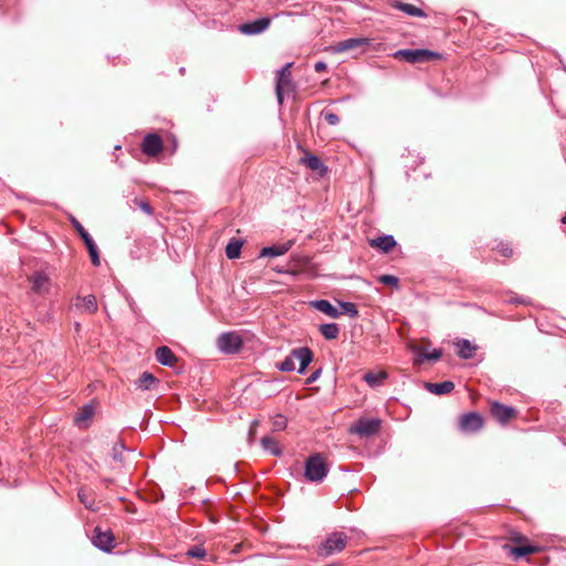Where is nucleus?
<instances>
[{
    "instance_id": "obj_1",
    "label": "nucleus",
    "mask_w": 566,
    "mask_h": 566,
    "mask_svg": "<svg viewBox=\"0 0 566 566\" xmlns=\"http://www.w3.org/2000/svg\"><path fill=\"white\" fill-rule=\"evenodd\" d=\"M327 473L328 467L319 453H314L306 459L304 475L307 481L322 482Z\"/></svg>"
},
{
    "instance_id": "obj_2",
    "label": "nucleus",
    "mask_w": 566,
    "mask_h": 566,
    "mask_svg": "<svg viewBox=\"0 0 566 566\" xmlns=\"http://www.w3.org/2000/svg\"><path fill=\"white\" fill-rule=\"evenodd\" d=\"M348 536L344 533H332L318 547V555L328 557L335 553L342 552L347 543Z\"/></svg>"
},
{
    "instance_id": "obj_3",
    "label": "nucleus",
    "mask_w": 566,
    "mask_h": 566,
    "mask_svg": "<svg viewBox=\"0 0 566 566\" xmlns=\"http://www.w3.org/2000/svg\"><path fill=\"white\" fill-rule=\"evenodd\" d=\"M395 57H401L406 62L411 64H419L429 62L431 60L438 59L440 56L439 53L428 50V49H403L399 50L394 54Z\"/></svg>"
},
{
    "instance_id": "obj_4",
    "label": "nucleus",
    "mask_w": 566,
    "mask_h": 566,
    "mask_svg": "<svg viewBox=\"0 0 566 566\" xmlns=\"http://www.w3.org/2000/svg\"><path fill=\"white\" fill-rule=\"evenodd\" d=\"M242 346V337L235 332L221 333L217 338L218 349L227 355H233L239 353Z\"/></svg>"
},
{
    "instance_id": "obj_5",
    "label": "nucleus",
    "mask_w": 566,
    "mask_h": 566,
    "mask_svg": "<svg viewBox=\"0 0 566 566\" xmlns=\"http://www.w3.org/2000/svg\"><path fill=\"white\" fill-rule=\"evenodd\" d=\"M380 427L381 422L379 419L360 418L350 426L349 432L358 434L359 437L368 438L378 433Z\"/></svg>"
},
{
    "instance_id": "obj_6",
    "label": "nucleus",
    "mask_w": 566,
    "mask_h": 566,
    "mask_svg": "<svg viewBox=\"0 0 566 566\" xmlns=\"http://www.w3.org/2000/svg\"><path fill=\"white\" fill-rule=\"evenodd\" d=\"M92 543L102 552L109 553L114 548L115 537L111 531H102L101 527L94 528Z\"/></svg>"
},
{
    "instance_id": "obj_7",
    "label": "nucleus",
    "mask_w": 566,
    "mask_h": 566,
    "mask_svg": "<svg viewBox=\"0 0 566 566\" xmlns=\"http://www.w3.org/2000/svg\"><path fill=\"white\" fill-rule=\"evenodd\" d=\"M483 418L478 412H469L460 417L459 429L465 433H474L483 427Z\"/></svg>"
},
{
    "instance_id": "obj_8",
    "label": "nucleus",
    "mask_w": 566,
    "mask_h": 566,
    "mask_svg": "<svg viewBox=\"0 0 566 566\" xmlns=\"http://www.w3.org/2000/svg\"><path fill=\"white\" fill-rule=\"evenodd\" d=\"M271 24L269 17L249 21L239 25V31L245 35H256L264 32Z\"/></svg>"
},
{
    "instance_id": "obj_9",
    "label": "nucleus",
    "mask_w": 566,
    "mask_h": 566,
    "mask_svg": "<svg viewBox=\"0 0 566 566\" xmlns=\"http://www.w3.org/2000/svg\"><path fill=\"white\" fill-rule=\"evenodd\" d=\"M370 39L368 38H350L337 42L331 49L333 53H343L361 46H369Z\"/></svg>"
},
{
    "instance_id": "obj_10",
    "label": "nucleus",
    "mask_w": 566,
    "mask_h": 566,
    "mask_svg": "<svg viewBox=\"0 0 566 566\" xmlns=\"http://www.w3.org/2000/svg\"><path fill=\"white\" fill-rule=\"evenodd\" d=\"M142 150L147 156H157L163 150V140L160 136L155 133L147 134L143 139Z\"/></svg>"
},
{
    "instance_id": "obj_11",
    "label": "nucleus",
    "mask_w": 566,
    "mask_h": 566,
    "mask_svg": "<svg viewBox=\"0 0 566 566\" xmlns=\"http://www.w3.org/2000/svg\"><path fill=\"white\" fill-rule=\"evenodd\" d=\"M291 354L295 360L300 363V367L297 369L298 374H304L306 368L310 366V364L313 360V352L310 347L303 346L293 348L291 350Z\"/></svg>"
},
{
    "instance_id": "obj_12",
    "label": "nucleus",
    "mask_w": 566,
    "mask_h": 566,
    "mask_svg": "<svg viewBox=\"0 0 566 566\" xmlns=\"http://www.w3.org/2000/svg\"><path fill=\"white\" fill-rule=\"evenodd\" d=\"M490 412L492 417L500 423H506L515 415V409L510 406L502 405L497 401L492 402Z\"/></svg>"
},
{
    "instance_id": "obj_13",
    "label": "nucleus",
    "mask_w": 566,
    "mask_h": 566,
    "mask_svg": "<svg viewBox=\"0 0 566 566\" xmlns=\"http://www.w3.org/2000/svg\"><path fill=\"white\" fill-rule=\"evenodd\" d=\"M293 245V241H287L282 244H273L261 249L260 258H276L285 254Z\"/></svg>"
},
{
    "instance_id": "obj_14",
    "label": "nucleus",
    "mask_w": 566,
    "mask_h": 566,
    "mask_svg": "<svg viewBox=\"0 0 566 566\" xmlns=\"http://www.w3.org/2000/svg\"><path fill=\"white\" fill-rule=\"evenodd\" d=\"M155 357L163 366L172 367L178 358L168 346H160L155 352Z\"/></svg>"
},
{
    "instance_id": "obj_15",
    "label": "nucleus",
    "mask_w": 566,
    "mask_h": 566,
    "mask_svg": "<svg viewBox=\"0 0 566 566\" xmlns=\"http://www.w3.org/2000/svg\"><path fill=\"white\" fill-rule=\"evenodd\" d=\"M424 388L437 396L450 394L454 389V382L446 380L442 382H424Z\"/></svg>"
},
{
    "instance_id": "obj_16",
    "label": "nucleus",
    "mask_w": 566,
    "mask_h": 566,
    "mask_svg": "<svg viewBox=\"0 0 566 566\" xmlns=\"http://www.w3.org/2000/svg\"><path fill=\"white\" fill-rule=\"evenodd\" d=\"M391 7L397 10H400L411 17H418V18L427 17V13L422 9H420L413 4L402 2V1L395 0L391 2Z\"/></svg>"
},
{
    "instance_id": "obj_17",
    "label": "nucleus",
    "mask_w": 566,
    "mask_h": 566,
    "mask_svg": "<svg viewBox=\"0 0 566 566\" xmlns=\"http://www.w3.org/2000/svg\"><path fill=\"white\" fill-rule=\"evenodd\" d=\"M311 305L315 310L328 315L332 318H337L340 316V312L327 300L313 301Z\"/></svg>"
},
{
    "instance_id": "obj_18",
    "label": "nucleus",
    "mask_w": 566,
    "mask_h": 566,
    "mask_svg": "<svg viewBox=\"0 0 566 566\" xmlns=\"http://www.w3.org/2000/svg\"><path fill=\"white\" fill-rule=\"evenodd\" d=\"M76 307L84 313L94 314L98 308L96 297L92 294L83 297L78 296Z\"/></svg>"
},
{
    "instance_id": "obj_19",
    "label": "nucleus",
    "mask_w": 566,
    "mask_h": 566,
    "mask_svg": "<svg viewBox=\"0 0 566 566\" xmlns=\"http://www.w3.org/2000/svg\"><path fill=\"white\" fill-rule=\"evenodd\" d=\"M396 244L395 238L390 234H384L370 240V245L378 248L382 252H389Z\"/></svg>"
},
{
    "instance_id": "obj_20",
    "label": "nucleus",
    "mask_w": 566,
    "mask_h": 566,
    "mask_svg": "<svg viewBox=\"0 0 566 566\" xmlns=\"http://www.w3.org/2000/svg\"><path fill=\"white\" fill-rule=\"evenodd\" d=\"M458 347V356L462 359H470L474 356L476 346L469 339L462 338L455 343Z\"/></svg>"
},
{
    "instance_id": "obj_21",
    "label": "nucleus",
    "mask_w": 566,
    "mask_h": 566,
    "mask_svg": "<svg viewBox=\"0 0 566 566\" xmlns=\"http://www.w3.org/2000/svg\"><path fill=\"white\" fill-rule=\"evenodd\" d=\"M293 63H286L283 65L280 70L276 72V84L284 87H289L292 84V75H291V67Z\"/></svg>"
},
{
    "instance_id": "obj_22",
    "label": "nucleus",
    "mask_w": 566,
    "mask_h": 566,
    "mask_svg": "<svg viewBox=\"0 0 566 566\" xmlns=\"http://www.w3.org/2000/svg\"><path fill=\"white\" fill-rule=\"evenodd\" d=\"M158 382V379L151 373L144 371L135 381V385L140 390H150Z\"/></svg>"
},
{
    "instance_id": "obj_23",
    "label": "nucleus",
    "mask_w": 566,
    "mask_h": 566,
    "mask_svg": "<svg viewBox=\"0 0 566 566\" xmlns=\"http://www.w3.org/2000/svg\"><path fill=\"white\" fill-rule=\"evenodd\" d=\"M318 331L327 340L336 339L340 332L339 326L336 323L321 324Z\"/></svg>"
},
{
    "instance_id": "obj_24",
    "label": "nucleus",
    "mask_w": 566,
    "mask_h": 566,
    "mask_svg": "<svg viewBox=\"0 0 566 566\" xmlns=\"http://www.w3.org/2000/svg\"><path fill=\"white\" fill-rule=\"evenodd\" d=\"M32 290L35 293H43L46 290L48 276L41 272H36L31 277Z\"/></svg>"
},
{
    "instance_id": "obj_25",
    "label": "nucleus",
    "mask_w": 566,
    "mask_h": 566,
    "mask_svg": "<svg viewBox=\"0 0 566 566\" xmlns=\"http://www.w3.org/2000/svg\"><path fill=\"white\" fill-rule=\"evenodd\" d=\"M243 242L238 239H231L226 247V255L228 259L233 260L240 256Z\"/></svg>"
},
{
    "instance_id": "obj_26",
    "label": "nucleus",
    "mask_w": 566,
    "mask_h": 566,
    "mask_svg": "<svg viewBox=\"0 0 566 566\" xmlns=\"http://www.w3.org/2000/svg\"><path fill=\"white\" fill-rule=\"evenodd\" d=\"M303 163L307 168L314 171H325L326 167L322 163V160L316 156L312 154H307L303 159Z\"/></svg>"
},
{
    "instance_id": "obj_27",
    "label": "nucleus",
    "mask_w": 566,
    "mask_h": 566,
    "mask_svg": "<svg viewBox=\"0 0 566 566\" xmlns=\"http://www.w3.org/2000/svg\"><path fill=\"white\" fill-rule=\"evenodd\" d=\"M71 223L81 237V239L84 241L85 247H88V244L94 243L93 238L90 235V233L85 230V228L81 224V222L77 219L72 217Z\"/></svg>"
},
{
    "instance_id": "obj_28",
    "label": "nucleus",
    "mask_w": 566,
    "mask_h": 566,
    "mask_svg": "<svg viewBox=\"0 0 566 566\" xmlns=\"http://www.w3.org/2000/svg\"><path fill=\"white\" fill-rule=\"evenodd\" d=\"M387 373L380 371V373H373L368 371L364 375V380L368 384L369 387H377L381 384L384 379L387 378Z\"/></svg>"
},
{
    "instance_id": "obj_29",
    "label": "nucleus",
    "mask_w": 566,
    "mask_h": 566,
    "mask_svg": "<svg viewBox=\"0 0 566 566\" xmlns=\"http://www.w3.org/2000/svg\"><path fill=\"white\" fill-rule=\"evenodd\" d=\"M80 502L90 511H97L98 506L95 503L94 497L88 494L84 489L78 490L77 493Z\"/></svg>"
},
{
    "instance_id": "obj_30",
    "label": "nucleus",
    "mask_w": 566,
    "mask_h": 566,
    "mask_svg": "<svg viewBox=\"0 0 566 566\" xmlns=\"http://www.w3.org/2000/svg\"><path fill=\"white\" fill-rule=\"evenodd\" d=\"M261 446L265 451H269L272 455H280L281 450L277 447L276 441L269 436H265L261 439Z\"/></svg>"
},
{
    "instance_id": "obj_31",
    "label": "nucleus",
    "mask_w": 566,
    "mask_h": 566,
    "mask_svg": "<svg viewBox=\"0 0 566 566\" xmlns=\"http://www.w3.org/2000/svg\"><path fill=\"white\" fill-rule=\"evenodd\" d=\"M536 552V547L532 545H521L511 547V553L515 557V559L523 558L530 554H533Z\"/></svg>"
},
{
    "instance_id": "obj_32",
    "label": "nucleus",
    "mask_w": 566,
    "mask_h": 566,
    "mask_svg": "<svg viewBox=\"0 0 566 566\" xmlns=\"http://www.w3.org/2000/svg\"><path fill=\"white\" fill-rule=\"evenodd\" d=\"M94 415V408L92 405H85L81 408L78 413L75 416L74 421L76 423H81L87 420H91Z\"/></svg>"
},
{
    "instance_id": "obj_33",
    "label": "nucleus",
    "mask_w": 566,
    "mask_h": 566,
    "mask_svg": "<svg viewBox=\"0 0 566 566\" xmlns=\"http://www.w3.org/2000/svg\"><path fill=\"white\" fill-rule=\"evenodd\" d=\"M277 369L285 373H291L296 369L295 359L293 358L291 353L289 356L284 358V360L277 364Z\"/></svg>"
},
{
    "instance_id": "obj_34",
    "label": "nucleus",
    "mask_w": 566,
    "mask_h": 566,
    "mask_svg": "<svg viewBox=\"0 0 566 566\" xmlns=\"http://www.w3.org/2000/svg\"><path fill=\"white\" fill-rule=\"evenodd\" d=\"M188 557L203 559L207 556V551L202 545H193L187 552Z\"/></svg>"
},
{
    "instance_id": "obj_35",
    "label": "nucleus",
    "mask_w": 566,
    "mask_h": 566,
    "mask_svg": "<svg viewBox=\"0 0 566 566\" xmlns=\"http://www.w3.org/2000/svg\"><path fill=\"white\" fill-rule=\"evenodd\" d=\"M342 314H347L349 317H356L358 315L357 306L352 302H340Z\"/></svg>"
},
{
    "instance_id": "obj_36",
    "label": "nucleus",
    "mask_w": 566,
    "mask_h": 566,
    "mask_svg": "<svg viewBox=\"0 0 566 566\" xmlns=\"http://www.w3.org/2000/svg\"><path fill=\"white\" fill-rule=\"evenodd\" d=\"M86 248H87V251H88V254H90L92 263L95 266H98L101 264V261H99V254H98L97 245L94 242L92 244H88V247H86Z\"/></svg>"
},
{
    "instance_id": "obj_37",
    "label": "nucleus",
    "mask_w": 566,
    "mask_h": 566,
    "mask_svg": "<svg viewBox=\"0 0 566 566\" xmlns=\"http://www.w3.org/2000/svg\"><path fill=\"white\" fill-rule=\"evenodd\" d=\"M378 281L385 285H390V286H394V287H398L399 285V280L397 276L395 275H390V274H384V275H380L378 277Z\"/></svg>"
},
{
    "instance_id": "obj_38",
    "label": "nucleus",
    "mask_w": 566,
    "mask_h": 566,
    "mask_svg": "<svg viewBox=\"0 0 566 566\" xmlns=\"http://www.w3.org/2000/svg\"><path fill=\"white\" fill-rule=\"evenodd\" d=\"M287 426V419L283 415H276L273 419V430L281 431Z\"/></svg>"
},
{
    "instance_id": "obj_39",
    "label": "nucleus",
    "mask_w": 566,
    "mask_h": 566,
    "mask_svg": "<svg viewBox=\"0 0 566 566\" xmlns=\"http://www.w3.org/2000/svg\"><path fill=\"white\" fill-rule=\"evenodd\" d=\"M125 446L123 442H116L112 450V455L115 461L120 462L123 460V451Z\"/></svg>"
},
{
    "instance_id": "obj_40",
    "label": "nucleus",
    "mask_w": 566,
    "mask_h": 566,
    "mask_svg": "<svg viewBox=\"0 0 566 566\" xmlns=\"http://www.w3.org/2000/svg\"><path fill=\"white\" fill-rule=\"evenodd\" d=\"M322 116L332 126H335L339 123V117L331 111H327V109L323 111Z\"/></svg>"
},
{
    "instance_id": "obj_41",
    "label": "nucleus",
    "mask_w": 566,
    "mask_h": 566,
    "mask_svg": "<svg viewBox=\"0 0 566 566\" xmlns=\"http://www.w3.org/2000/svg\"><path fill=\"white\" fill-rule=\"evenodd\" d=\"M442 356L441 349H433L431 353H427L422 355V359L426 360H439Z\"/></svg>"
},
{
    "instance_id": "obj_42",
    "label": "nucleus",
    "mask_w": 566,
    "mask_h": 566,
    "mask_svg": "<svg viewBox=\"0 0 566 566\" xmlns=\"http://www.w3.org/2000/svg\"><path fill=\"white\" fill-rule=\"evenodd\" d=\"M321 374H322V369L318 368L316 369L315 371H313L306 379V384H313L314 381H316L319 377H321Z\"/></svg>"
},
{
    "instance_id": "obj_43",
    "label": "nucleus",
    "mask_w": 566,
    "mask_h": 566,
    "mask_svg": "<svg viewBox=\"0 0 566 566\" xmlns=\"http://www.w3.org/2000/svg\"><path fill=\"white\" fill-rule=\"evenodd\" d=\"M138 206L147 214H153V208H151V206L148 202L139 201Z\"/></svg>"
},
{
    "instance_id": "obj_44",
    "label": "nucleus",
    "mask_w": 566,
    "mask_h": 566,
    "mask_svg": "<svg viewBox=\"0 0 566 566\" xmlns=\"http://www.w3.org/2000/svg\"><path fill=\"white\" fill-rule=\"evenodd\" d=\"M284 88H285L284 86L275 85V94H276L277 102L280 104L283 103V90Z\"/></svg>"
},
{
    "instance_id": "obj_45",
    "label": "nucleus",
    "mask_w": 566,
    "mask_h": 566,
    "mask_svg": "<svg viewBox=\"0 0 566 566\" xmlns=\"http://www.w3.org/2000/svg\"><path fill=\"white\" fill-rule=\"evenodd\" d=\"M326 67H327V65H326V63H325V62H323V61H317V62L314 64V70H315L316 72H318V73H319V72L325 71V70H326Z\"/></svg>"
},
{
    "instance_id": "obj_46",
    "label": "nucleus",
    "mask_w": 566,
    "mask_h": 566,
    "mask_svg": "<svg viewBox=\"0 0 566 566\" xmlns=\"http://www.w3.org/2000/svg\"><path fill=\"white\" fill-rule=\"evenodd\" d=\"M512 253H513V250L511 248H509V247L502 249V254L504 256H511Z\"/></svg>"
},
{
    "instance_id": "obj_47",
    "label": "nucleus",
    "mask_w": 566,
    "mask_h": 566,
    "mask_svg": "<svg viewBox=\"0 0 566 566\" xmlns=\"http://www.w3.org/2000/svg\"><path fill=\"white\" fill-rule=\"evenodd\" d=\"M557 113H559L562 116L566 117V109L557 108Z\"/></svg>"
},
{
    "instance_id": "obj_48",
    "label": "nucleus",
    "mask_w": 566,
    "mask_h": 566,
    "mask_svg": "<svg viewBox=\"0 0 566 566\" xmlns=\"http://www.w3.org/2000/svg\"><path fill=\"white\" fill-rule=\"evenodd\" d=\"M560 222H562L563 224H566V212H565V213H564V216L562 217Z\"/></svg>"
},
{
    "instance_id": "obj_49",
    "label": "nucleus",
    "mask_w": 566,
    "mask_h": 566,
    "mask_svg": "<svg viewBox=\"0 0 566 566\" xmlns=\"http://www.w3.org/2000/svg\"><path fill=\"white\" fill-rule=\"evenodd\" d=\"M275 271H276L277 273H285V272H286V271H284L282 268H276V269H275Z\"/></svg>"
},
{
    "instance_id": "obj_50",
    "label": "nucleus",
    "mask_w": 566,
    "mask_h": 566,
    "mask_svg": "<svg viewBox=\"0 0 566 566\" xmlns=\"http://www.w3.org/2000/svg\"><path fill=\"white\" fill-rule=\"evenodd\" d=\"M512 302L524 303V300H522V298H514Z\"/></svg>"
}]
</instances>
